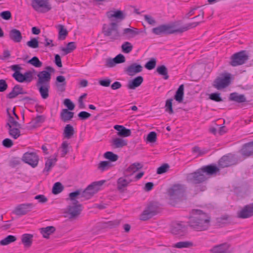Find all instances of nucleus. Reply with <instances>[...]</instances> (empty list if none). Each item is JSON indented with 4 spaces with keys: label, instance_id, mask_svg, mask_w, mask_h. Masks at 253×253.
Returning <instances> with one entry per match:
<instances>
[{
    "label": "nucleus",
    "instance_id": "4be33fe9",
    "mask_svg": "<svg viewBox=\"0 0 253 253\" xmlns=\"http://www.w3.org/2000/svg\"><path fill=\"white\" fill-rule=\"evenodd\" d=\"M27 92L23 90V88L19 84L15 85L12 91L7 94V98L9 99H13L15 98L19 94H26Z\"/></svg>",
    "mask_w": 253,
    "mask_h": 253
},
{
    "label": "nucleus",
    "instance_id": "9b49d317",
    "mask_svg": "<svg viewBox=\"0 0 253 253\" xmlns=\"http://www.w3.org/2000/svg\"><path fill=\"white\" fill-rule=\"evenodd\" d=\"M32 7L38 12L45 13L51 8L48 0H33Z\"/></svg>",
    "mask_w": 253,
    "mask_h": 253
},
{
    "label": "nucleus",
    "instance_id": "09e8293b",
    "mask_svg": "<svg viewBox=\"0 0 253 253\" xmlns=\"http://www.w3.org/2000/svg\"><path fill=\"white\" fill-rule=\"evenodd\" d=\"M104 157L109 160L110 162H116L118 160L119 157L117 154L113 153L112 152H106L104 154Z\"/></svg>",
    "mask_w": 253,
    "mask_h": 253
},
{
    "label": "nucleus",
    "instance_id": "79ce46f5",
    "mask_svg": "<svg viewBox=\"0 0 253 253\" xmlns=\"http://www.w3.org/2000/svg\"><path fill=\"white\" fill-rule=\"evenodd\" d=\"M113 165L109 161H101L98 165L97 169L101 172L107 170L112 168Z\"/></svg>",
    "mask_w": 253,
    "mask_h": 253
},
{
    "label": "nucleus",
    "instance_id": "ea45409f",
    "mask_svg": "<svg viewBox=\"0 0 253 253\" xmlns=\"http://www.w3.org/2000/svg\"><path fill=\"white\" fill-rule=\"evenodd\" d=\"M139 34V32L136 28H125L123 30V35L127 38H132Z\"/></svg>",
    "mask_w": 253,
    "mask_h": 253
},
{
    "label": "nucleus",
    "instance_id": "f8f14e48",
    "mask_svg": "<svg viewBox=\"0 0 253 253\" xmlns=\"http://www.w3.org/2000/svg\"><path fill=\"white\" fill-rule=\"evenodd\" d=\"M101 185V181L93 182L88 185L85 189H82V196L85 199H89L98 191V187Z\"/></svg>",
    "mask_w": 253,
    "mask_h": 253
},
{
    "label": "nucleus",
    "instance_id": "603ef678",
    "mask_svg": "<svg viewBox=\"0 0 253 253\" xmlns=\"http://www.w3.org/2000/svg\"><path fill=\"white\" fill-rule=\"evenodd\" d=\"M64 189V187L61 183L56 182L52 187V192L54 194H58L61 193Z\"/></svg>",
    "mask_w": 253,
    "mask_h": 253
},
{
    "label": "nucleus",
    "instance_id": "20e7f679",
    "mask_svg": "<svg viewBox=\"0 0 253 253\" xmlns=\"http://www.w3.org/2000/svg\"><path fill=\"white\" fill-rule=\"evenodd\" d=\"M10 69L14 71L12 74V77L19 83H30L33 79V73L29 71L24 73V74L20 72L22 68L19 64L11 65Z\"/></svg>",
    "mask_w": 253,
    "mask_h": 253
},
{
    "label": "nucleus",
    "instance_id": "423d86ee",
    "mask_svg": "<svg viewBox=\"0 0 253 253\" xmlns=\"http://www.w3.org/2000/svg\"><path fill=\"white\" fill-rule=\"evenodd\" d=\"M249 59V56L246 50H242L233 54L230 57L229 64L236 67L245 64Z\"/></svg>",
    "mask_w": 253,
    "mask_h": 253
},
{
    "label": "nucleus",
    "instance_id": "dca6fc26",
    "mask_svg": "<svg viewBox=\"0 0 253 253\" xmlns=\"http://www.w3.org/2000/svg\"><path fill=\"white\" fill-rule=\"evenodd\" d=\"M34 207V205L32 203L20 204L15 207L13 213L18 216L25 215L31 211Z\"/></svg>",
    "mask_w": 253,
    "mask_h": 253
},
{
    "label": "nucleus",
    "instance_id": "72a5a7b5",
    "mask_svg": "<svg viewBox=\"0 0 253 253\" xmlns=\"http://www.w3.org/2000/svg\"><path fill=\"white\" fill-rule=\"evenodd\" d=\"M8 130L9 135L13 139H17L20 135V128L21 127H19L17 126H9L8 127H6Z\"/></svg>",
    "mask_w": 253,
    "mask_h": 253
},
{
    "label": "nucleus",
    "instance_id": "9d476101",
    "mask_svg": "<svg viewBox=\"0 0 253 253\" xmlns=\"http://www.w3.org/2000/svg\"><path fill=\"white\" fill-rule=\"evenodd\" d=\"M82 205L80 203H72L69 204L65 212L70 219L76 218L81 213L82 211Z\"/></svg>",
    "mask_w": 253,
    "mask_h": 253
},
{
    "label": "nucleus",
    "instance_id": "0eeeda50",
    "mask_svg": "<svg viewBox=\"0 0 253 253\" xmlns=\"http://www.w3.org/2000/svg\"><path fill=\"white\" fill-rule=\"evenodd\" d=\"M45 69L46 70L41 71L38 74L36 85L50 84L51 73L54 72V69L50 66H47Z\"/></svg>",
    "mask_w": 253,
    "mask_h": 253
},
{
    "label": "nucleus",
    "instance_id": "37998d69",
    "mask_svg": "<svg viewBox=\"0 0 253 253\" xmlns=\"http://www.w3.org/2000/svg\"><path fill=\"white\" fill-rule=\"evenodd\" d=\"M156 71L157 73L163 76L165 80H168L169 78L168 75V70L167 68L165 65H161L157 67Z\"/></svg>",
    "mask_w": 253,
    "mask_h": 253
},
{
    "label": "nucleus",
    "instance_id": "cd10ccee",
    "mask_svg": "<svg viewBox=\"0 0 253 253\" xmlns=\"http://www.w3.org/2000/svg\"><path fill=\"white\" fill-rule=\"evenodd\" d=\"M80 198H84L82 196V189H79L75 191L69 193L67 200H69L71 202L75 203V204L79 203L77 199Z\"/></svg>",
    "mask_w": 253,
    "mask_h": 253
},
{
    "label": "nucleus",
    "instance_id": "052dcab7",
    "mask_svg": "<svg viewBox=\"0 0 253 253\" xmlns=\"http://www.w3.org/2000/svg\"><path fill=\"white\" fill-rule=\"evenodd\" d=\"M192 153L194 154H197V157H199L200 156H202L205 154L207 153V151L205 150H202L200 149V148L198 146H194L192 148Z\"/></svg>",
    "mask_w": 253,
    "mask_h": 253
},
{
    "label": "nucleus",
    "instance_id": "e2e57ef3",
    "mask_svg": "<svg viewBox=\"0 0 253 253\" xmlns=\"http://www.w3.org/2000/svg\"><path fill=\"white\" fill-rule=\"evenodd\" d=\"M157 139V134L155 132H150L147 135V141L150 143L156 142Z\"/></svg>",
    "mask_w": 253,
    "mask_h": 253
},
{
    "label": "nucleus",
    "instance_id": "49530a36",
    "mask_svg": "<svg viewBox=\"0 0 253 253\" xmlns=\"http://www.w3.org/2000/svg\"><path fill=\"white\" fill-rule=\"evenodd\" d=\"M76 45L74 42H69L66 47H62L61 50L64 52V55L71 53L76 48Z\"/></svg>",
    "mask_w": 253,
    "mask_h": 253
},
{
    "label": "nucleus",
    "instance_id": "58836bf2",
    "mask_svg": "<svg viewBox=\"0 0 253 253\" xmlns=\"http://www.w3.org/2000/svg\"><path fill=\"white\" fill-rule=\"evenodd\" d=\"M75 133L73 126L70 124L66 125L63 131V136L67 139H70Z\"/></svg>",
    "mask_w": 253,
    "mask_h": 253
},
{
    "label": "nucleus",
    "instance_id": "4d7b16f0",
    "mask_svg": "<svg viewBox=\"0 0 253 253\" xmlns=\"http://www.w3.org/2000/svg\"><path fill=\"white\" fill-rule=\"evenodd\" d=\"M172 99L170 98L168 99L166 102V111L168 112L169 114H172L173 113L172 105Z\"/></svg>",
    "mask_w": 253,
    "mask_h": 253
},
{
    "label": "nucleus",
    "instance_id": "13d9d810",
    "mask_svg": "<svg viewBox=\"0 0 253 253\" xmlns=\"http://www.w3.org/2000/svg\"><path fill=\"white\" fill-rule=\"evenodd\" d=\"M156 65V60L155 58H151L149 61H148L145 65V67L148 70L153 69Z\"/></svg>",
    "mask_w": 253,
    "mask_h": 253
},
{
    "label": "nucleus",
    "instance_id": "6e6552de",
    "mask_svg": "<svg viewBox=\"0 0 253 253\" xmlns=\"http://www.w3.org/2000/svg\"><path fill=\"white\" fill-rule=\"evenodd\" d=\"M185 187L182 184H175L168 191V194L171 200L180 199L184 196Z\"/></svg>",
    "mask_w": 253,
    "mask_h": 253
},
{
    "label": "nucleus",
    "instance_id": "4468645a",
    "mask_svg": "<svg viewBox=\"0 0 253 253\" xmlns=\"http://www.w3.org/2000/svg\"><path fill=\"white\" fill-rule=\"evenodd\" d=\"M170 231L174 235L182 236L187 233V228L182 222H174L171 224Z\"/></svg>",
    "mask_w": 253,
    "mask_h": 253
},
{
    "label": "nucleus",
    "instance_id": "8fccbe9b",
    "mask_svg": "<svg viewBox=\"0 0 253 253\" xmlns=\"http://www.w3.org/2000/svg\"><path fill=\"white\" fill-rule=\"evenodd\" d=\"M121 48L122 50L124 53H129L132 51L133 46L130 42H126L122 45Z\"/></svg>",
    "mask_w": 253,
    "mask_h": 253
},
{
    "label": "nucleus",
    "instance_id": "f03ea898",
    "mask_svg": "<svg viewBox=\"0 0 253 253\" xmlns=\"http://www.w3.org/2000/svg\"><path fill=\"white\" fill-rule=\"evenodd\" d=\"M219 171V168L214 165L204 166L196 171L189 173L187 176V180L193 184L201 183Z\"/></svg>",
    "mask_w": 253,
    "mask_h": 253
},
{
    "label": "nucleus",
    "instance_id": "f3484780",
    "mask_svg": "<svg viewBox=\"0 0 253 253\" xmlns=\"http://www.w3.org/2000/svg\"><path fill=\"white\" fill-rule=\"evenodd\" d=\"M237 163V160L234 157L224 156L219 160L218 166L220 168H224L235 165Z\"/></svg>",
    "mask_w": 253,
    "mask_h": 253
},
{
    "label": "nucleus",
    "instance_id": "5701e85b",
    "mask_svg": "<svg viewBox=\"0 0 253 253\" xmlns=\"http://www.w3.org/2000/svg\"><path fill=\"white\" fill-rule=\"evenodd\" d=\"M127 144V140L123 138L116 137L111 141V146L115 149L122 148Z\"/></svg>",
    "mask_w": 253,
    "mask_h": 253
},
{
    "label": "nucleus",
    "instance_id": "0e129e2a",
    "mask_svg": "<svg viewBox=\"0 0 253 253\" xmlns=\"http://www.w3.org/2000/svg\"><path fill=\"white\" fill-rule=\"evenodd\" d=\"M64 104L68 108V110L74 109L75 105L69 99H65L64 101Z\"/></svg>",
    "mask_w": 253,
    "mask_h": 253
},
{
    "label": "nucleus",
    "instance_id": "5fc2aeb1",
    "mask_svg": "<svg viewBox=\"0 0 253 253\" xmlns=\"http://www.w3.org/2000/svg\"><path fill=\"white\" fill-rule=\"evenodd\" d=\"M192 246V243L188 241L179 242L175 244L173 247L178 249L188 248Z\"/></svg>",
    "mask_w": 253,
    "mask_h": 253
},
{
    "label": "nucleus",
    "instance_id": "f257e3e1",
    "mask_svg": "<svg viewBox=\"0 0 253 253\" xmlns=\"http://www.w3.org/2000/svg\"><path fill=\"white\" fill-rule=\"evenodd\" d=\"M188 219V225L197 231H205L210 226V216L201 210H192L190 212Z\"/></svg>",
    "mask_w": 253,
    "mask_h": 253
},
{
    "label": "nucleus",
    "instance_id": "a211bd4d",
    "mask_svg": "<svg viewBox=\"0 0 253 253\" xmlns=\"http://www.w3.org/2000/svg\"><path fill=\"white\" fill-rule=\"evenodd\" d=\"M252 216H253V204L244 206L237 213V216L240 218H247Z\"/></svg>",
    "mask_w": 253,
    "mask_h": 253
},
{
    "label": "nucleus",
    "instance_id": "a18cd8bd",
    "mask_svg": "<svg viewBox=\"0 0 253 253\" xmlns=\"http://www.w3.org/2000/svg\"><path fill=\"white\" fill-rule=\"evenodd\" d=\"M7 111L8 115V118L5 125V127H8L9 126H11L21 127V125L16 120H15L14 118L11 116V115L8 112V110H7Z\"/></svg>",
    "mask_w": 253,
    "mask_h": 253
},
{
    "label": "nucleus",
    "instance_id": "864d4df0",
    "mask_svg": "<svg viewBox=\"0 0 253 253\" xmlns=\"http://www.w3.org/2000/svg\"><path fill=\"white\" fill-rule=\"evenodd\" d=\"M28 63L37 68H40L42 65V62L37 56L32 57L28 61Z\"/></svg>",
    "mask_w": 253,
    "mask_h": 253
},
{
    "label": "nucleus",
    "instance_id": "7ed1b4c3",
    "mask_svg": "<svg viewBox=\"0 0 253 253\" xmlns=\"http://www.w3.org/2000/svg\"><path fill=\"white\" fill-rule=\"evenodd\" d=\"M202 21L190 23L177 29H175L174 25L171 24H163L153 28L152 31L156 35H169L175 33H182L191 28L196 27Z\"/></svg>",
    "mask_w": 253,
    "mask_h": 253
},
{
    "label": "nucleus",
    "instance_id": "c756f323",
    "mask_svg": "<svg viewBox=\"0 0 253 253\" xmlns=\"http://www.w3.org/2000/svg\"><path fill=\"white\" fill-rule=\"evenodd\" d=\"M41 97L43 99H46L49 97V91L50 84L36 85Z\"/></svg>",
    "mask_w": 253,
    "mask_h": 253
},
{
    "label": "nucleus",
    "instance_id": "aec40b11",
    "mask_svg": "<svg viewBox=\"0 0 253 253\" xmlns=\"http://www.w3.org/2000/svg\"><path fill=\"white\" fill-rule=\"evenodd\" d=\"M131 182L128 176L125 175L124 177L119 178L117 180V188L121 192H124L126 188Z\"/></svg>",
    "mask_w": 253,
    "mask_h": 253
},
{
    "label": "nucleus",
    "instance_id": "393cba45",
    "mask_svg": "<svg viewBox=\"0 0 253 253\" xmlns=\"http://www.w3.org/2000/svg\"><path fill=\"white\" fill-rule=\"evenodd\" d=\"M9 37L15 42H20L22 39L21 32L16 29H13L9 31Z\"/></svg>",
    "mask_w": 253,
    "mask_h": 253
},
{
    "label": "nucleus",
    "instance_id": "ddd939ff",
    "mask_svg": "<svg viewBox=\"0 0 253 253\" xmlns=\"http://www.w3.org/2000/svg\"><path fill=\"white\" fill-rule=\"evenodd\" d=\"M158 212V207L156 204L151 203L143 211L140 216V219L146 220L155 215Z\"/></svg>",
    "mask_w": 253,
    "mask_h": 253
},
{
    "label": "nucleus",
    "instance_id": "69168bd1",
    "mask_svg": "<svg viewBox=\"0 0 253 253\" xmlns=\"http://www.w3.org/2000/svg\"><path fill=\"white\" fill-rule=\"evenodd\" d=\"M120 223L119 220H115L113 221H109L106 222L105 226L107 227L113 228L118 226Z\"/></svg>",
    "mask_w": 253,
    "mask_h": 253
},
{
    "label": "nucleus",
    "instance_id": "39448f33",
    "mask_svg": "<svg viewBox=\"0 0 253 253\" xmlns=\"http://www.w3.org/2000/svg\"><path fill=\"white\" fill-rule=\"evenodd\" d=\"M102 32L105 36L109 37L112 41L118 40L121 37V34L118 30V24L116 22H111L108 27L106 25H104Z\"/></svg>",
    "mask_w": 253,
    "mask_h": 253
},
{
    "label": "nucleus",
    "instance_id": "c03bdc74",
    "mask_svg": "<svg viewBox=\"0 0 253 253\" xmlns=\"http://www.w3.org/2000/svg\"><path fill=\"white\" fill-rule=\"evenodd\" d=\"M57 161L56 158L53 159L48 158L45 164V168L43 172H46L47 174L50 170L52 167H53Z\"/></svg>",
    "mask_w": 253,
    "mask_h": 253
},
{
    "label": "nucleus",
    "instance_id": "412c9836",
    "mask_svg": "<svg viewBox=\"0 0 253 253\" xmlns=\"http://www.w3.org/2000/svg\"><path fill=\"white\" fill-rule=\"evenodd\" d=\"M229 247V245L227 243L221 244L213 247L210 252L211 253H230Z\"/></svg>",
    "mask_w": 253,
    "mask_h": 253
},
{
    "label": "nucleus",
    "instance_id": "bf43d9fd",
    "mask_svg": "<svg viewBox=\"0 0 253 253\" xmlns=\"http://www.w3.org/2000/svg\"><path fill=\"white\" fill-rule=\"evenodd\" d=\"M69 144L67 141H63L62 143L61 148V157H64L69 152L68 150Z\"/></svg>",
    "mask_w": 253,
    "mask_h": 253
},
{
    "label": "nucleus",
    "instance_id": "1a4fd4ad",
    "mask_svg": "<svg viewBox=\"0 0 253 253\" xmlns=\"http://www.w3.org/2000/svg\"><path fill=\"white\" fill-rule=\"evenodd\" d=\"M231 83L230 74H222L216 78L213 82L212 86L218 90L224 88L228 86Z\"/></svg>",
    "mask_w": 253,
    "mask_h": 253
},
{
    "label": "nucleus",
    "instance_id": "680f3d73",
    "mask_svg": "<svg viewBox=\"0 0 253 253\" xmlns=\"http://www.w3.org/2000/svg\"><path fill=\"white\" fill-rule=\"evenodd\" d=\"M169 168L168 164H165L157 169V173L159 174L164 173L168 170Z\"/></svg>",
    "mask_w": 253,
    "mask_h": 253
},
{
    "label": "nucleus",
    "instance_id": "774afa93",
    "mask_svg": "<svg viewBox=\"0 0 253 253\" xmlns=\"http://www.w3.org/2000/svg\"><path fill=\"white\" fill-rule=\"evenodd\" d=\"M91 114L85 111H82L78 114V117L82 120H85L89 118Z\"/></svg>",
    "mask_w": 253,
    "mask_h": 253
},
{
    "label": "nucleus",
    "instance_id": "473e14b6",
    "mask_svg": "<svg viewBox=\"0 0 253 253\" xmlns=\"http://www.w3.org/2000/svg\"><path fill=\"white\" fill-rule=\"evenodd\" d=\"M45 116L44 115H38L36 117L33 118L29 123L30 126L33 128L39 126L41 124L45 121Z\"/></svg>",
    "mask_w": 253,
    "mask_h": 253
},
{
    "label": "nucleus",
    "instance_id": "bb28decb",
    "mask_svg": "<svg viewBox=\"0 0 253 253\" xmlns=\"http://www.w3.org/2000/svg\"><path fill=\"white\" fill-rule=\"evenodd\" d=\"M143 81V78L142 76H137L132 80L128 82L127 87L130 89H134L141 85Z\"/></svg>",
    "mask_w": 253,
    "mask_h": 253
},
{
    "label": "nucleus",
    "instance_id": "2f4dec72",
    "mask_svg": "<svg viewBox=\"0 0 253 253\" xmlns=\"http://www.w3.org/2000/svg\"><path fill=\"white\" fill-rule=\"evenodd\" d=\"M74 113L67 109H62L60 113V119L64 123L70 121L74 117Z\"/></svg>",
    "mask_w": 253,
    "mask_h": 253
},
{
    "label": "nucleus",
    "instance_id": "6ab92c4d",
    "mask_svg": "<svg viewBox=\"0 0 253 253\" xmlns=\"http://www.w3.org/2000/svg\"><path fill=\"white\" fill-rule=\"evenodd\" d=\"M142 70L143 67L141 65L133 63L128 66L125 69V71L128 76H133L142 72Z\"/></svg>",
    "mask_w": 253,
    "mask_h": 253
},
{
    "label": "nucleus",
    "instance_id": "b1692460",
    "mask_svg": "<svg viewBox=\"0 0 253 253\" xmlns=\"http://www.w3.org/2000/svg\"><path fill=\"white\" fill-rule=\"evenodd\" d=\"M241 152L245 158L253 156V142L245 144L241 149Z\"/></svg>",
    "mask_w": 253,
    "mask_h": 253
},
{
    "label": "nucleus",
    "instance_id": "a19ab883",
    "mask_svg": "<svg viewBox=\"0 0 253 253\" xmlns=\"http://www.w3.org/2000/svg\"><path fill=\"white\" fill-rule=\"evenodd\" d=\"M184 85L181 84L176 91L174 99L179 103L182 102L184 96Z\"/></svg>",
    "mask_w": 253,
    "mask_h": 253
},
{
    "label": "nucleus",
    "instance_id": "3c124183",
    "mask_svg": "<svg viewBox=\"0 0 253 253\" xmlns=\"http://www.w3.org/2000/svg\"><path fill=\"white\" fill-rule=\"evenodd\" d=\"M59 30L58 39L59 40H64L68 35V32L64 28V26L62 25H59Z\"/></svg>",
    "mask_w": 253,
    "mask_h": 253
},
{
    "label": "nucleus",
    "instance_id": "f704fd0d",
    "mask_svg": "<svg viewBox=\"0 0 253 253\" xmlns=\"http://www.w3.org/2000/svg\"><path fill=\"white\" fill-rule=\"evenodd\" d=\"M55 230L56 229L55 227L53 226H49L46 227L41 228L40 232L43 238L48 239L49 236L53 234L55 231Z\"/></svg>",
    "mask_w": 253,
    "mask_h": 253
},
{
    "label": "nucleus",
    "instance_id": "de8ad7c7",
    "mask_svg": "<svg viewBox=\"0 0 253 253\" xmlns=\"http://www.w3.org/2000/svg\"><path fill=\"white\" fill-rule=\"evenodd\" d=\"M16 237L13 235H8L0 242V244L2 246L7 245L16 240Z\"/></svg>",
    "mask_w": 253,
    "mask_h": 253
},
{
    "label": "nucleus",
    "instance_id": "c9c22d12",
    "mask_svg": "<svg viewBox=\"0 0 253 253\" xmlns=\"http://www.w3.org/2000/svg\"><path fill=\"white\" fill-rule=\"evenodd\" d=\"M65 78L63 76H59L56 79V85L58 90L62 92L65 90Z\"/></svg>",
    "mask_w": 253,
    "mask_h": 253
},
{
    "label": "nucleus",
    "instance_id": "a878e982",
    "mask_svg": "<svg viewBox=\"0 0 253 253\" xmlns=\"http://www.w3.org/2000/svg\"><path fill=\"white\" fill-rule=\"evenodd\" d=\"M143 166L139 163H135L130 165L125 171L124 174L127 176L131 175L133 173L142 168Z\"/></svg>",
    "mask_w": 253,
    "mask_h": 253
},
{
    "label": "nucleus",
    "instance_id": "6e6d98bb",
    "mask_svg": "<svg viewBox=\"0 0 253 253\" xmlns=\"http://www.w3.org/2000/svg\"><path fill=\"white\" fill-rule=\"evenodd\" d=\"M40 42L36 38H32L30 41L27 42V45L32 48H36L39 47V43Z\"/></svg>",
    "mask_w": 253,
    "mask_h": 253
},
{
    "label": "nucleus",
    "instance_id": "7c9ffc66",
    "mask_svg": "<svg viewBox=\"0 0 253 253\" xmlns=\"http://www.w3.org/2000/svg\"><path fill=\"white\" fill-rule=\"evenodd\" d=\"M33 240V235L31 234H24L21 236V242L26 248L31 247Z\"/></svg>",
    "mask_w": 253,
    "mask_h": 253
},
{
    "label": "nucleus",
    "instance_id": "338daca9",
    "mask_svg": "<svg viewBox=\"0 0 253 253\" xmlns=\"http://www.w3.org/2000/svg\"><path fill=\"white\" fill-rule=\"evenodd\" d=\"M0 16L3 19L8 20L11 18V13L9 11H4L0 13Z\"/></svg>",
    "mask_w": 253,
    "mask_h": 253
},
{
    "label": "nucleus",
    "instance_id": "c85d7f7f",
    "mask_svg": "<svg viewBox=\"0 0 253 253\" xmlns=\"http://www.w3.org/2000/svg\"><path fill=\"white\" fill-rule=\"evenodd\" d=\"M115 129L118 131L117 135L121 137H127L131 135V131L126 128L123 126L115 125L114 126Z\"/></svg>",
    "mask_w": 253,
    "mask_h": 253
},
{
    "label": "nucleus",
    "instance_id": "4c0bfd02",
    "mask_svg": "<svg viewBox=\"0 0 253 253\" xmlns=\"http://www.w3.org/2000/svg\"><path fill=\"white\" fill-rule=\"evenodd\" d=\"M229 100L237 103H243L246 101V98L243 94L233 92L230 94Z\"/></svg>",
    "mask_w": 253,
    "mask_h": 253
},
{
    "label": "nucleus",
    "instance_id": "e433bc0d",
    "mask_svg": "<svg viewBox=\"0 0 253 253\" xmlns=\"http://www.w3.org/2000/svg\"><path fill=\"white\" fill-rule=\"evenodd\" d=\"M107 16L110 20H112L113 18H116L120 20H122L125 18L123 12L121 10L109 11L107 13Z\"/></svg>",
    "mask_w": 253,
    "mask_h": 253
},
{
    "label": "nucleus",
    "instance_id": "2eb2a0df",
    "mask_svg": "<svg viewBox=\"0 0 253 253\" xmlns=\"http://www.w3.org/2000/svg\"><path fill=\"white\" fill-rule=\"evenodd\" d=\"M22 160L33 168H35L38 164L39 158L36 153L27 152L24 154Z\"/></svg>",
    "mask_w": 253,
    "mask_h": 253
}]
</instances>
